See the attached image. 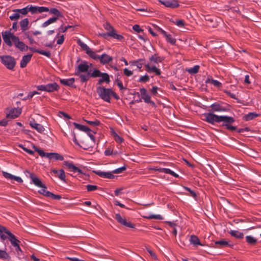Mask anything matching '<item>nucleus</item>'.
Wrapping results in <instances>:
<instances>
[{
    "label": "nucleus",
    "instance_id": "nucleus-1",
    "mask_svg": "<svg viewBox=\"0 0 261 261\" xmlns=\"http://www.w3.org/2000/svg\"><path fill=\"white\" fill-rule=\"evenodd\" d=\"M14 39L15 40L14 44L16 47L18 48L20 50L27 51L28 49H29L31 51L34 53H37L40 55H44L48 58H50L51 57V53L49 51H44L43 50H40L38 49H36L33 47H28L22 41L19 40V37H13Z\"/></svg>",
    "mask_w": 261,
    "mask_h": 261
},
{
    "label": "nucleus",
    "instance_id": "nucleus-2",
    "mask_svg": "<svg viewBox=\"0 0 261 261\" xmlns=\"http://www.w3.org/2000/svg\"><path fill=\"white\" fill-rule=\"evenodd\" d=\"M234 122L235 119L233 117L222 115L220 126L224 127L228 130L234 132L237 130V126L232 125Z\"/></svg>",
    "mask_w": 261,
    "mask_h": 261
},
{
    "label": "nucleus",
    "instance_id": "nucleus-3",
    "mask_svg": "<svg viewBox=\"0 0 261 261\" xmlns=\"http://www.w3.org/2000/svg\"><path fill=\"white\" fill-rule=\"evenodd\" d=\"M112 89L106 88L103 86H99L96 88V92L99 97L103 101L111 102V93Z\"/></svg>",
    "mask_w": 261,
    "mask_h": 261
},
{
    "label": "nucleus",
    "instance_id": "nucleus-4",
    "mask_svg": "<svg viewBox=\"0 0 261 261\" xmlns=\"http://www.w3.org/2000/svg\"><path fill=\"white\" fill-rule=\"evenodd\" d=\"M204 118L203 119L204 121L211 124H215V123H220L222 115H217L215 114L214 113L209 112L203 114Z\"/></svg>",
    "mask_w": 261,
    "mask_h": 261
},
{
    "label": "nucleus",
    "instance_id": "nucleus-5",
    "mask_svg": "<svg viewBox=\"0 0 261 261\" xmlns=\"http://www.w3.org/2000/svg\"><path fill=\"white\" fill-rule=\"evenodd\" d=\"M36 88L39 91H44L47 92H54L58 91L60 89L59 85L56 82L49 83L46 85H40L36 86Z\"/></svg>",
    "mask_w": 261,
    "mask_h": 261
},
{
    "label": "nucleus",
    "instance_id": "nucleus-6",
    "mask_svg": "<svg viewBox=\"0 0 261 261\" xmlns=\"http://www.w3.org/2000/svg\"><path fill=\"white\" fill-rule=\"evenodd\" d=\"M1 62L7 68L10 70H13L15 66L16 61L14 57L11 56H1Z\"/></svg>",
    "mask_w": 261,
    "mask_h": 261
},
{
    "label": "nucleus",
    "instance_id": "nucleus-7",
    "mask_svg": "<svg viewBox=\"0 0 261 261\" xmlns=\"http://www.w3.org/2000/svg\"><path fill=\"white\" fill-rule=\"evenodd\" d=\"M102 73L99 70L95 69L92 73L88 72L86 74H81L80 75L81 82L82 83L86 82L90 79V77L93 78L100 77Z\"/></svg>",
    "mask_w": 261,
    "mask_h": 261
},
{
    "label": "nucleus",
    "instance_id": "nucleus-8",
    "mask_svg": "<svg viewBox=\"0 0 261 261\" xmlns=\"http://www.w3.org/2000/svg\"><path fill=\"white\" fill-rule=\"evenodd\" d=\"M2 37L4 42L9 46L11 47L13 45L12 41L14 43V37H17L13 33H11L10 31H6L2 33Z\"/></svg>",
    "mask_w": 261,
    "mask_h": 261
},
{
    "label": "nucleus",
    "instance_id": "nucleus-9",
    "mask_svg": "<svg viewBox=\"0 0 261 261\" xmlns=\"http://www.w3.org/2000/svg\"><path fill=\"white\" fill-rule=\"evenodd\" d=\"M116 32V30H113L112 31H110L107 33H99L98 36L102 37L105 39H107L108 37L110 36L119 41L123 40L124 39V37L121 35L117 34Z\"/></svg>",
    "mask_w": 261,
    "mask_h": 261
},
{
    "label": "nucleus",
    "instance_id": "nucleus-10",
    "mask_svg": "<svg viewBox=\"0 0 261 261\" xmlns=\"http://www.w3.org/2000/svg\"><path fill=\"white\" fill-rule=\"evenodd\" d=\"M95 56L96 58L92 57V59L97 60H99L100 63L102 65H105L111 62L113 60V57L108 55L107 54H103L101 56H99L95 53Z\"/></svg>",
    "mask_w": 261,
    "mask_h": 261
},
{
    "label": "nucleus",
    "instance_id": "nucleus-11",
    "mask_svg": "<svg viewBox=\"0 0 261 261\" xmlns=\"http://www.w3.org/2000/svg\"><path fill=\"white\" fill-rule=\"evenodd\" d=\"M89 66L88 65L87 62L85 61H83L82 63L79 64L78 66L75 69V71L74 74L75 75L79 76L80 77V75L82 72H90L91 70L89 71Z\"/></svg>",
    "mask_w": 261,
    "mask_h": 261
},
{
    "label": "nucleus",
    "instance_id": "nucleus-12",
    "mask_svg": "<svg viewBox=\"0 0 261 261\" xmlns=\"http://www.w3.org/2000/svg\"><path fill=\"white\" fill-rule=\"evenodd\" d=\"M27 172L29 174V177L31 178L32 182L37 187L46 189L47 187L45 184H43L41 180L36 176V175L30 172L27 171Z\"/></svg>",
    "mask_w": 261,
    "mask_h": 261
},
{
    "label": "nucleus",
    "instance_id": "nucleus-13",
    "mask_svg": "<svg viewBox=\"0 0 261 261\" xmlns=\"http://www.w3.org/2000/svg\"><path fill=\"white\" fill-rule=\"evenodd\" d=\"M77 44L80 46V47L82 48L83 50L86 51V54L91 58L92 57L96 58L95 56L94 51H92L89 47L83 42H82L80 39H78L77 41Z\"/></svg>",
    "mask_w": 261,
    "mask_h": 261
},
{
    "label": "nucleus",
    "instance_id": "nucleus-14",
    "mask_svg": "<svg viewBox=\"0 0 261 261\" xmlns=\"http://www.w3.org/2000/svg\"><path fill=\"white\" fill-rule=\"evenodd\" d=\"M115 218L121 225L129 228H135V224L129 221H127L126 219L123 218L119 214H116Z\"/></svg>",
    "mask_w": 261,
    "mask_h": 261
},
{
    "label": "nucleus",
    "instance_id": "nucleus-15",
    "mask_svg": "<svg viewBox=\"0 0 261 261\" xmlns=\"http://www.w3.org/2000/svg\"><path fill=\"white\" fill-rule=\"evenodd\" d=\"M210 108L211 110H209V112L213 113L216 112H226L229 110L228 108L223 107L222 105L218 102L213 103L211 105Z\"/></svg>",
    "mask_w": 261,
    "mask_h": 261
},
{
    "label": "nucleus",
    "instance_id": "nucleus-16",
    "mask_svg": "<svg viewBox=\"0 0 261 261\" xmlns=\"http://www.w3.org/2000/svg\"><path fill=\"white\" fill-rule=\"evenodd\" d=\"M159 1L165 7L172 9L176 8L179 6L177 0H159Z\"/></svg>",
    "mask_w": 261,
    "mask_h": 261
},
{
    "label": "nucleus",
    "instance_id": "nucleus-17",
    "mask_svg": "<svg viewBox=\"0 0 261 261\" xmlns=\"http://www.w3.org/2000/svg\"><path fill=\"white\" fill-rule=\"evenodd\" d=\"M8 233V239L10 241L11 243V248H14L20 245L21 242L17 239L16 237L12 232Z\"/></svg>",
    "mask_w": 261,
    "mask_h": 261
},
{
    "label": "nucleus",
    "instance_id": "nucleus-18",
    "mask_svg": "<svg viewBox=\"0 0 261 261\" xmlns=\"http://www.w3.org/2000/svg\"><path fill=\"white\" fill-rule=\"evenodd\" d=\"M64 165L67 167V168L70 171H72L74 173L78 172L79 174H83L82 170L81 169L79 168L78 167H76L72 163H70L68 161H64Z\"/></svg>",
    "mask_w": 261,
    "mask_h": 261
},
{
    "label": "nucleus",
    "instance_id": "nucleus-19",
    "mask_svg": "<svg viewBox=\"0 0 261 261\" xmlns=\"http://www.w3.org/2000/svg\"><path fill=\"white\" fill-rule=\"evenodd\" d=\"M204 18L205 20L207 21V24L210 27L214 28L217 25L216 18L215 16L207 15L204 16Z\"/></svg>",
    "mask_w": 261,
    "mask_h": 261
},
{
    "label": "nucleus",
    "instance_id": "nucleus-20",
    "mask_svg": "<svg viewBox=\"0 0 261 261\" xmlns=\"http://www.w3.org/2000/svg\"><path fill=\"white\" fill-rule=\"evenodd\" d=\"M31 13L32 14H36L37 13H42L44 12H48L49 9L45 7H38L36 6H33L31 5Z\"/></svg>",
    "mask_w": 261,
    "mask_h": 261
},
{
    "label": "nucleus",
    "instance_id": "nucleus-21",
    "mask_svg": "<svg viewBox=\"0 0 261 261\" xmlns=\"http://www.w3.org/2000/svg\"><path fill=\"white\" fill-rule=\"evenodd\" d=\"M93 172L101 177L109 179H113L115 177V176L112 174V172H103L100 170L93 171Z\"/></svg>",
    "mask_w": 261,
    "mask_h": 261
},
{
    "label": "nucleus",
    "instance_id": "nucleus-22",
    "mask_svg": "<svg viewBox=\"0 0 261 261\" xmlns=\"http://www.w3.org/2000/svg\"><path fill=\"white\" fill-rule=\"evenodd\" d=\"M30 125L40 133H43L45 130L44 126L41 124L36 123L34 119L30 121Z\"/></svg>",
    "mask_w": 261,
    "mask_h": 261
},
{
    "label": "nucleus",
    "instance_id": "nucleus-23",
    "mask_svg": "<svg viewBox=\"0 0 261 261\" xmlns=\"http://www.w3.org/2000/svg\"><path fill=\"white\" fill-rule=\"evenodd\" d=\"M145 67L146 71L148 73L153 72H154L156 75H160L161 74L160 69L155 66H150L149 64H147L145 65Z\"/></svg>",
    "mask_w": 261,
    "mask_h": 261
},
{
    "label": "nucleus",
    "instance_id": "nucleus-24",
    "mask_svg": "<svg viewBox=\"0 0 261 261\" xmlns=\"http://www.w3.org/2000/svg\"><path fill=\"white\" fill-rule=\"evenodd\" d=\"M100 77L101 78L98 80L97 85H101L103 83L109 84L111 82L110 75L106 72H103Z\"/></svg>",
    "mask_w": 261,
    "mask_h": 261
},
{
    "label": "nucleus",
    "instance_id": "nucleus-25",
    "mask_svg": "<svg viewBox=\"0 0 261 261\" xmlns=\"http://www.w3.org/2000/svg\"><path fill=\"white\" fill-rule=\"evenodd\" d=\"M11 232L6 227L0 225V239L2 241H4L8 239V233Z\"/></svg>",
    "mask_w": 261,
    "mask_h": 261
},
{
    "label": "nucleus",
    "instance_id": "nucleus-26",
    "mask_svg": "<svg viewBox=\"0 0 261 261\" xmlns=\"http://www.w3.org/2000/svg\"><path fill=\"white\" fill-rule=\"evenodd\" d=\"M21 114V110L16 109H13L10 111L9 113L7 114V118H16L18 117Z\"/></svg>",
    "mask_w": 261,
    "mask_h": 261
},
{
    "label": "nucleus",
    "instance_id": "nucleus-27",
    "mask_svg": "<svg viewBox=\"0 0 261 261\" xmlns=\"http://www.w3.org/2000/svg\"><path fill=\"white\" fill-rule=\"evenodd\" d=\"M3 176L7 179H10L11 180H15L18 182L21 183L22 182L23 180L21 177L19 176H14L9 173L7 172H3Z\"/></svg>",
    "mask_w": 261,
    "mask_h": 261
},
{
    "label": "nucleus",
    "instance_id": "nucleus-28",
    "mask_svg": "<svg viewBox=\"0 0 261 261\" xmlns=\"http://www.w3.org/2000/svg\"><path fill=\"white\" fill-rule=\"evenodd\" d=\"M32 57V54H29L22 57L20 61V67L23 68L25 67L28 63L31 61Z\"/></svg>",
    "mask_w": 261,
    "mask_h": 261
},
{
    "label": "nucleus",
    "instance_id": "nucleus-29",
    "mask_svg": "<svg viewBox=\"0 0 261 261\" xmlns=\"http://www.w3.org/2000/svg\"><path fill=\"white\" fill-rule=\"evenodd\" d=\"M164 60V58L159 56L158 54H155L149 58L150 63L158 64L162 62Z\"/></svg>",
    "mask_w": 261,
    "mask_h": 261
},
{
    "label": "nucleus",
    "instance_id": "nucleus-30",
    "mask_svg": "<svg viewBox=\"0 0 261 261\" xmlns=\"http://www.w3.org/2000/svg\"><path fill=\"white\" fill-rule=\"evenodd\" d=\"M10 248L11 250V251L13 252L18 258L20 259L22 258L23 253L20 248V245L14 248H11V247H10Z\"/></svg>",
    "mask_w": 261,
    "mask_h": 261
},
{
    "label": "nucleus",
    "instance_id": "nucleus-31",
    "mask_svg": "<svg viewBox=\"0 0 261 261\" xmlns=\"http://www.w3.org/2000/svg\"><path fill=\"white\" fill-rule=\"evenodd\" d=\"M31 5H28L26 7L22 9H16L12 10L14 12H18L19 15L21 14L23 15H27L29 12H31Z\"/></svg>",
    "mask_w": 261,
    "mask_h": 261
},
{
    "label": "nucleus",
    "instance_id": "nucleus-32",
    "mask_svg": "<svg viewBox=\"0 0 261 261\" xmlns=\"http://www.w3.org/2000/svg\"><path fill=\"white\" fill-rule=\"evenodd\" d=\"M48 12H49L50 14H53L54 16L53 17V18H56L57 20L59 18L62 17L63 16L62 12H61L56 8H51L49 9V11Z\"/></svg>",
    "mask_w": 261,
    "mask_h": 261
},
{
    "label": "nucleus",
    "instance_id": "nucleus-33",
    "mask_svg": "<svg viewBox=\"0 0 261 261\" xmlns=\"http://www.w3.org/2000/svg\"><path fill=\"white\" fill-rule=\"evenodd\" d=\"M140 92L141 95V98L144 100V101L146 103L150 99V96L149 95L146 89L144 88H141Z\"/></svg>",
    "mask_w": 261,
    "mask_h": 261
},
{
    "label": "nucleus",
    "instance_id": "nucleus-34",
    "mask_svg": "<svg viewBox=\"0 0 261 261\" xmlns=\"http://www.w3.org/2000/svg\"><path fill=\"white\" fill-rule=\"evenodd\" d=\"M156 170L160 172H163V173H165L166 174H169L176 178L179 177V176L177 174H176V173H175L174 172H173V171L171 170L170 169H168V168H160L159 169H157Z\"/></svg>",
    "mask_w": 261,
    "mask_h": 261
},
{
    "label": "nucleus",
    "instance_id": "nucleus-35",
    "mask_svg": "<svg viewBox=\"0 0 261 261\" xmlns=\"http://www.w3.org/2000/svg\"><path fill=\"white\" fill-rule=\"evenodd\" d=\"M47 158L49 159H54L59 161H63L64 160V157L63 155L56 152H49L48 153Z\"/></svg>",
    "mask_w": 261,
    "mask_h": 261
},
{
    "label": "nucleus",
    "instance_id": "nucleus-36",
    "mask_svg": "<svg viewBox=\"0 0 261 261\" xmlns=\"http://www.w3.org/2000/svg\"><path fill=\"white\" fill-rule=\"evenodd\" d=\"M29 24V21L28 18H27L22 19L20 22V25L21 27V30L22 32H24L26 31L27 30H28Z\"/></svg>",
    "mask_w": 261,
    "mask_h": 261
},
{
    "label": "nucleus",
    "instance_id": "nucleus-37",
    "mask_svg": "<svg viewBox=\"0 0 261 261\" xmlns=\"http://www.w3.org/2000/svg\"><path fill=\"white\" fill-rule=\"evenodd\" d=\"M259 115L258 114H257L255 112H250L247 114H245L243 116V120L247 121L254 119L255 118L258 117Z\"/></svg>",
    "mask_w": 261,
    "mask_h": 261
},
{
    "label": "nucleus",
    "instance_id": "nucleus-38",
    "mask_svg": "<svg viewBox=\"0 0 261 261\" xmlns=\"http://www.w3.org/2000/svg\"><path fill=\"white\" fill-rule=\"evenodd\" d=\"M75 81L74 78L71 77L68 79H60V83L64 86H72Z\"/></svg>",
    "mask_w": 261,
    "mask_h": 261
},
{
    "label": "nucleus",
    "instance_id": "nucleus-39",
    "mask_svg": "<svg viewBox=\"0 0 261 261\" xmlns=\"http://www.w3.org/2000/svg\"><path fill=\"white\" fill-rule=\"evenodd\" d=\"M232 237L238 239H242L244 238V234L243 232L238 230H230L229 232Z\"/></svg>",
    "mask_w": 261,
    "mask_h": 261
},
{
    "label": "nucleus",
    "instance_id": "nucleus-40",
    "mask_svg": "<svg viewBox=\"0 0 261 261\" xmlns=\"http://www.w3.org/2000/svg\"><path fill=\"white\" fill-rule=\"evenodd\" d=\"M246 241L248 244L252 246L255 245L257 243V240L251 236H247Z\"/></svg>",
    "mask_w": 261,
    "mask_h": 261
},
{
    "label": "nucleus",
    "instance_id": "nucleus-41",
    "mask_svg": "<svg viewBox=\"0 0 261 261\" xmlns=\"http://www.w3.org/2000/svg\"><path fill=\"white\" fill-rule=\"evenodd\" d=\"M111 133L115 141L119 143H121L124 141V139L119 136L114 130L113 128H111Z\"/></svg>",
    "mask_w": 261,
    "mask_h": 261
},
{
    "label": "nucleus",
    "instance_id": "nucleus-42",
    "mask_svg": "<svg viewBox=\"0 0 261 261\" xmlns=\"http://www.w3.org/2000/svg\"><path fill=\"white\" fill-rule=\"evenodd\" d=\"M190 241L191 244H192L194 245L197 246V245H200L202 246V245L201 244L200 240L198 237L195 235H192L190 237Z\"/></svg>",
    "mask_w": 261,
    "mask_h": 261
},
{
    "label": "nucleus",
    "instance_id": "nucleus-43",
    "mask_svg": "<svg viewBox=\"0 0 261 261\" xmlns=\"http://www.w3.org/2000/svg\"><path fill=\"white\" fill-rule=\"evenodd\" d=\"M0 259L5 260H10L11 259V256L9 255L8 253L6 252V250L0 249Z\"/></svg>",
    "mask_w": 261,
    "mask_h": 261
},
{
    "label": "nucleus",
    "instance_id": "nucleus-44",
    "mask_svg": "<svg viewBox=\"0 0 261 261\" xmlns=\"http://www.w3.org/2000/svg\"><path fill=\"white\" fill-rule=\"evenodd\" d=\"M206 83H211L217 88H220L222 86V84L220 82L211 78L207 79Z\"/></svg>",
    "mask_w": 261,
    "mask_h": 261
},
{
    "label": "nucleus",
    "instance_id": "nucleus-45",
    "mask_svg": "<svg viewBox=\"0 0 261 261\" xmlns=\"http://www.w3.org/2000/svg\"><path fill=\"white\" fill-rule=\"evenodd\" d=\"M73 124L76 128H77L78 129H79L80 130H82V131H83L85 132H87L88 131L89 132V130H90V129L88 127H87L85 125L80 124L76 122H73Z\"/></svg>",
    "mask_w": 261,
    "mask_h": 261
},
{
    "label": "nucleus",
    "instance_id": "nucleus-46",
    "mask_svg": "<svg viewBox=\"0 0 261 261\" xmlns=\"http://www.w3.org/2000/svg\"><path fill=\"white\" fill-rule=\"evenodd\" d=\"M215 244L216 245L220 246V247H217L218 248H219V247L223 248V247H224L227 246H231L229 244V242L223 240L217 241L215 242Z\"/></svg>",
    "mask_w": 261,
    "mask_h": 261
},
{
    "label": "nucleus",
    "instance_id": "nucleus-47",
    "mask_svg": "<svg viewBox=\"0 0 261 261\" xmlns=\"http://www.w3.org/2000/svg\"><path fill=\"white\" fill-rule=\"evenodd\" d=\"M57 21V18H56L51 17L49 19H48L47 20H46V21L43 22L42 24L41 27L42 28H45L47 26H48V25H49L50 24L54 23V22H56Z\"/></svg>",
    "mask_w": 261,
    "mask_h": 261
},
{
    "label": "nucleus",
    "instance_id": "nucleus-48",
    "mask_svg": "<svg viewBox=\"0 0 261 261\" xmlns=\"http://www.w3.org/2000/svg\"><path fill=\"white\" fill-rule=\"evenodd\" d=\"M33 147L34 148L35 150L37 151L38 154L42 157L43 156H46L47 158V154L48 153L45 152L43 150L38 148L35 145H33Z\"/></svg>",
    "mask_w": 261,
    "mask_h": 261
},
{
    "label": "nucleus",
    "instance_id": "nucleus-49",
    "mask_svg": "<svg viewBox=\"0 0 261 261\" xmlns=\"http://www.w3.org/2000/svg\"><path fill=\"white\" fill-rule=\"evenodd\" d=\"M166 41L170 44L174 45L176 43V39L173 38L172 35L168 34L165 37Z\"/></svg>",
    "mask_w": 261,
    "mask_h": 261
},
{
    "label": "nucleus",
    "instance_id": "nucleus-50",
    "mask_svg": "<svg viewBox=\"0 0 261 261\" xmlns=\"http://www.w3.org/2000/svg\"><path fill=\"white\" fill-rule=\"evenodd\" d=\"M199 68V65H195L193 67L188 69L187 71L190 74H196L198 72Z\"/></svg>",
    "mask_w": 261,
    "mask_h": 261
},
{
    "label": "nucleus",
    "instance_id": "nucleus-51",
    "mask_svg": "<svg viewBox=\"0 0 261 261\" xmlns=\"http://www.w3.org/2000/svg\"><path fill=\"white\" fill-rule=\"evenodd\" d=\"M72 136L73 137V141L74 142V143L76 145H78L79 146H80L81 148H83L85 150H87L89 148V147H88V146H83L79 144V143L78 142V141L76 139L75 134L74 132H73L72 133Z\"/></svg>",
    "mask_w": 261,
    "mask_h": 261
},
{
    "label": "nucleus",
    "instance_id": "nucleus-52",
    "mask_svg": "<svg viewBox=\"0 0 261 261\" xmlns=\"http://www.w3.org/2000/svg\"><path fill=\"white\" fill-rule=\"evenodd\" d=\"M145 218L148 219H155L157 220H162L163 219V217L160 215H150L148 216L144 217Z\"/></svg>",
    "mask_w": 261,
    "mask_h": 261
},
{
    "label": "nucleus",
    "instance_id": "nucleus-53",
    "mask_svg": "<svg viewBox=\"0 0 261 261\" xmlns=\"http://www.w3.org/2000/svg\"><path fill=\"white\" fill-rule=\"evenodd\" d=\"M183 188L185 190L189 192L190 195L191 196L193 197L194 198H196L197 197V194L196 193V192L194 190H192L190 188H189L188 187H185V186H183Z\"/></svg>",
    "mask_w": 261,
    "mask_h": 261
},
{
    "label": "nucleus",
    "instance_id": "nucleus-54",
    "mask_svg": "<svg viewBox=\"0 0 261 261\" xmlns=\"http://www.w3.org/2000/svg\"><path fill=\"white\" fill-rule=\"evenodd\" d=\"M86 123L93 126H99L100 124V122L99 120L96 119L94 121L85 120Z\"/></svg>",
    "mask_w": 261,
    "mask_h": 261
},
{
    "label": "nucleus",
    "instance_id": "nucleus-55",
    "mask_svg": "<svg viewBox=\"0 0 261 261\" xmlns=\"http://www.w3.org/2000/svg\"><path fill=\"white\" fill-rule=\"evenodd\" d=\"M47 193V195H48V197H50L53 199L60 200L62 198L61 195H56L50 192V193Z\"/></svg>",
    "mask_w": 261,
    "mask_h": 261
},
{
    "label": "nucleus",
    "instance_id": "nucleus-56",
    "mask_svg": "<svg viewBox=\"0 0 261 261\" xmlns=\"http://www.w3.org/2000/svg\"><path fill=\"white\" fill-rule=\"evenodd\" d=\"M86 188L88 192H91L98 189L99 187L95 185H88Z\"/></svg>",
    "mask_w": 261,
    "mask_h": 261
},
{
    "label": "nucleus",
    "instance_id": "nucleus-57",
    "mask_svg": "<svg viewBox=\"0 0 261 261\" xmlns=\"http://www.w3.org/2000/svg\"><path fill=\"white\" fill-rule=\"evenodd\" d=\"M126 169V167L125 166H123L121 167L118 168L112 171V173H115V174H118L121 173L123 172L124 171H125Z\"/></svg>",
    "mask_w": 261,
    "mask_h": 261
},
{
    "label": "nucleus",
    "instance_id": "nucleus-58",
    "mask_svg": "<svg viewBox=\"0 0 261 261\" xmlns=\"http://www.w3.org/2000/svg\"><path fill=\"white\" fill-rule=\"evenodd\" d=\"M20 17V15L18 13V12H14L12 15H11L9 18L11 20H17Z\"/></svg>",
    "mask_w": 261,
    "mask_h": 261
},
{
    "label": "nucleus",
    "instance_id": "nucleus-59",
    "mask_svg": "<svg viewBox=\"0 0 261 261\" xmlns=\"http://www.w3.org/2000/svg\"><path fill=\"white\" fill-rule=\"evenodd\" d=\"M149 76L147 74H145L144 76H141L138 80V82L140 83H145L149 81Z\"/></svg>",
    "mask_w": 261,
    "mask_h": 261
},
{
    "label": "nucleus",
    "instance_id": "nucleus-60",
    "mask_svg": "<svg viewBox=\"0 0 261 261\" xmlns=\"http://www.w3.org/2000/svg\"><path fill=\"white\" fill-rule=\"evenodd\" d=\"M58 177L61 180H62L64 181H65L66 175H65V172L63 169L59 170V175Z\"/></svg>",
    "mask_w": 261,
    "mask_h": 261
},
{
    "label": "nucleus",
    "instance_id": "nucleus-61",
    "mask_svg": "<svg viewBox=\"0 0 261 261\" xmlns=\"http://www.w3.org/2000/svg\"><path fill=\"white\" fill-rule=\"evenodd\" d=\"M133 29L137 33H141L143 32V30L140 28L139 24H135L133 25Z\"/></svg>",
    "mask_w": 261,
    "mask_h": 261
},
{
    "label": "nucleus",
    "instance_id": "nucleus-62",
    "mask_svg": "<svg viewBox=\"0 0 261 261\" xmlns=\"http://www.w3.org/2000/svg\"><path fill=\"white\" fill-rule=\"evenodd\" d=\"M104 28L106 30L108 31L109 32L110 31H112L113 30H115L109 23L106 22L103 25Z\"/></svg>",
    "mask_w": 261,
    "mask_h": 261
},
{
    "label": "nucleus",
    "instance_id": "nucleus-63",
    "mask_svg": "<svg viewBox=\"0 0 261 261\" xmlns=\"http://www.w3.org/2000/svg\"><path fill=\"white\" fill-rule=\"evenodd\" d=\"M104 154L106 156L112 155L113 154V150L111 148H108L105 150Z\"/></svg>",
    "mask_w": 261,
    "mask_h": 261
},
{
    "label": "nucleus",
    "instance_id": "nucleus-64",
    "mask_svg": "<svg viewBox=\"0 0 261 261\" xmlns=\"http://www.w3.org/2000/svg\"><path fill=\"white\" fill-rule=\"evenodd\" d=\"M155 27L156 28V30L159 32L161 33L164 36V37H165L168 34V33L166 31L163 30L162 29L160 28L159 27L156 25Z\"/></svg>",
    "mask_w": 261,
    "mask_h": 261
}]
</instances>
